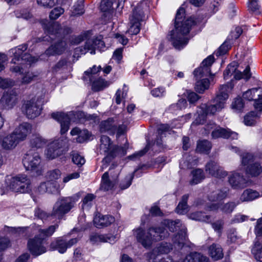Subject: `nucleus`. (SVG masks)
<instances>
[{"label":"nucleus","instance_id":"19","mask_svg":"<svg viewBox=\"0 0 262 262\" xmlns=\"http://www.w3.org/2000/svg\"><path fill=\"white\" fill-rule=\"evenodd\" d=\"M228 182L234 189H242L248 186V182L244 176L237 171L232 172L228 177Z\"/></svg>","mask_w":262,"mask_h":262},{"label":"nucleus","instance_id":"2","mask_svg":"<svg viewBox=\"0 0 262 262\" xmlns=\"http://www.w3.org/2000/svg\"><path fill=\"white\" fill-rule=\"evenodd\" d=\"M232 88L231 85H222L213 100L215 104L210 105L202 104L197 111L198 117L193 124H203L208 115H213L223 108L229 97L228 93Z\"/></svg>","mask_w":262,"mask_h":262},{"label":"nucleus","instance_id":"47","mask_svg":"<svg viewBox=\"0 0 262 262\" xmlns=\"http://www.w3.org/2000/svg\"><path fill=\"white\" fill-rule=\"evenodd\" d=\"M101 67L93 66L92 69H90L84 72V75L83 76V79L87 80L89 79L90 81H92L94 79H96V75L97 73L100 71Z\"/></svg>","mask_w":262,"mask_h":262},{"label":"nucleus","instance_id":"21","mask_svg":"<svg viewBox=\"0 0 262 262\" xmlns=\"http://www.w3.org/2000/svg\"><path fill=\"white\" fill-rule=\"evenodd\" d=\"M18 96L13 91L4 93L0 99V103L6 109L12 108L18 102Z\"/></svg>","mask_w":262,"mask_h":262},{"label":"nucleus","instance_id":"14","mask_svg":"<svg viewBox=\"0 0 262 262\" xmlns=\"http://www.w3.org/2000/svg\"><path fill=\"white\" fill-rule=\"evenodd\" d=\"M144 13L140 7H137L133 10L130 17L128 32L131 35L137 34L140 30V22L143 20Z\"/></svg>","mask_w":262,"mask_h":262},{"label":"nucleus","instance_id":"49","mask_svg":"<svg viewBox=\"0 0 262 262\" xmlns=\"http://www.w3.org/2000/svg\"><path fill=\"white\" fill-rule=\"evenodd\" d=\"M91 82L92 83V89L95 91L101 90L108 85V83L101 78H96Z\"/></svg>","mask_w":262,"mask_h":262},{"label":"nucleus","instance_id":"18","mask_svg":"<svg viewBox=\"0 0 262 262\" xmlns=\"http://www.w3.org/2000/svg\"><path fill=\"white\" fill-rule=\"evenodd\" d=\"M214 61V58L213 55L208 56L202 62L200 67L194 71V77L200 78L211 75L210 67Z\"/></svg>","mask_w":262,"mask_h":262},{"label":"nucleus","instance_id":"52","mask_svg":"<svg viewBox=\"0 0 262 262\" xmlns=\"http://www.w3.org/2000/svg\"><path fill=\"white\" fill-rule=\"evenodd\" d=\"M252 253L257 261L262 262V246L258 242L255 243Z\"/></svg>","mask_w":262,"mask_h":262},{"label":"nucleus","instance_id":"40","mask_svg":"<svg viewBox=\"0 0 262 262\" xmlns=\"http://www.w3.org/2000/svg\"><path fill=\"white\" fill-rule=\"evenodd\" d=\"M206 77H204L200 78H196L195 79L196 82L195 85V90L199 93H203L204 91L207 90L209 87L210 82Z\"/></svg>","mask_w":262,"mask_h":262},{"label":"nucleus","instance_id":"10","mask_svg":"<svg viewBox=\"0 0 262 262\" xmlns=\"http://www.w3.org/2000/svg\"><path fill=\"white\" fill-rule=\"evenodd\" d=\"M68 140L66 138L60 137L51 141L48 145L46 151L47 158L53 159L60 156L68 147Z\"/></svg>","mask_w":262,"mask_h":262},{"label":"nucleus","instance_id":"55","mask_svg":"<svg viewBox=\"0 0 262 262\" xmlns=\"http://www.w3.org/2000/svg\"><path fill=\"white\" fill-rule=\"evenodd\" d=\"M61 172L58 169H55L49 171L47 173V178L49 181H56L60 178Z\"/></svg>","mask_w":262,"mask_h":262},{"label":"nucleus","instance_id":"37","mask_svg":"<svg viewBox=\"0 0 262 262\" xmlns=\"http://www.w3.org/2000/svg\"><path fill=\"white\" fill-rule=\"evenodd\" d=\"M208 253L212 258L216 260L222 259L224 256L222 248L216 244H213L209 247Z\"/></svg>","mask_w":262,"mask_h":262},{"label":"nucleus","instance_id":"9","mask_svg":"<svg viewBox=\"0 0 262 262\" xmlns=\"http://www.w3.org/2000/svg\"><path fill=\"white\" fill-rule=\"evenodd\" d=\"M23 163L26 169L37 176L42 174L43 168L40 156L33 149L29 150L25 155Z\"/></svg>","mask_w":262,"mask_h":262},{"label":"nucleus","instance_id":"63","mask_svg":"<svg viewBox=\"0 0 262 262\" xmlns=\"http://www.w3.org/2000/svg\"><path fill=\"white\" fill-rule=\"evenodd\" d=\"M72 161L75 164L78 166H81L85 163V159L84 158L77 153L73 154Z\"/></svg>","mask_w":262,"mask_h":262},{"label":"nucleus","instance_id":"20","mask_svg":"<svg viewBox=\"0 0 262 262\" xmlns=\"http://www.w3.org/2000/svg\"><path fill=\"white\" fill-rule=\"evenodd\" d=\"M42 241L40 237L35 236L28 241V247L32 255L38 256L46 252V249L42 244Z\"/></svg>","mask_w":262,"mask_h":262},{"label":"nucleus","instance_id":"46","mask_svg":"<svg viewBox=\"0 0 262 262\" xmlns=\"http://www.w3.org/2000/svg\"><path fill=\"white\" fill-rule=\"evenodd\" d=\"M189 217L193 220L208 223L210 221V216L205 215L202 212L196 211L189 214Z\"/></svg>","mask_w":262,"mask_h":262},{"label":"nucleus","instance_id":"23","mask_svg":"<svg viewBox=\"0 0 262 262\" xmlns=\"http://www.w3.org/2000/svg\"><path fill=\"white\" fill-rule=\"evenodd\" d=\"M205 170L211 176L219 178H224L227 174L226 171L213 161L209 162L206 164Z\"/></svg>","mask_w":262,"mask_h":262},{"label":"nucleus","instance_id":"53","mask_svg":"<svg viewBox=\"0 0 262 262\" xmlns=\"http://www.w3.org/2000/svg\"><path fill=\"white\" fill-rule=\"evenodd\" d=\"M48 193L52 194L59 193L62 188L57 181H48Z\"/></svg>","mask_w":262,"mask_h":262},{"label":"nucleus","instance_id":"30","mask_svg":"<svg viewBox=\"0 0 262 262\" xmlns=\"http://www.w3.org/2000/svg\"><path fill=\"white\" fill-rule=\"evenodd\" d=\"M78 241L77 238H72L68 242L63 239H58L55 244L53 243L52 245L59 253H63L66 251L67 248L76 244Z\"/></svg>","mask_w":262,"mask_h":262},{"label":"nucleus","instance_id":"43","mask_svg":"<svg viewBox=\"0 0 262 262\" xmlns=\"http://www.w3.org/2000/svg\"><path fill=\"white\" fill-rule=\"evenodd\" d=\"M30 143L32 147L40 148L46 143V140L39 135H34L31 139Z\"/></svg>","mask_w":262,"mask_h":262},{"label":"nucleus","instance_id":"3","mask_svg":"<svg viewBox=\"0 0 262 262\" xmlns=\"http://www.w3.org/2000/svg\"><path fill=\"white\" fill-rule=\"evenodd\" d=\"M232 88L231 85H222L213 100L215 104L210 105L202 104L197 111L198 117L193 124H203L208 115H213L223 108L229 97L228 93Z\"/></svg>","mask_w":262,"mask_h":262},{"label":"nucleus","instance_id":"17","mask_svg":"<svg viewBox=\"0 0 262 262\" xmlns=\"http://www.w3.org/2000/svg\"><path fill=\"white\" fill-rule=\"evenodd\" d=\"M119 174L118 170L113 174L112 168H110L109 171L104 173L102 176L100 188L104 191L111 190L116 183Z\"/></svg>","mask_w":262,"mask_h":262},{"label":"nucleus","instance_id":"16","mask_svg":"<svg viewBox=\"0 0 262 262\" xmlns=\"http://www.w3.org/2000/svg\"><path fill=\"white\" fill-rule=\"evenodd\" d=\"M243 98L249 101L254 100L256 110L262 112V88H253L243 94Z\"/></svg>","mask_w":262,"mask_h":262},{"label":"nucleus","instance_id":"35","mask_svg":"<svg viewBox=\"0 0 262 262\" xmlns=\"http://www.w3.org/2000/svg\"><path fill=\"white\" fill-rule=\"evenodd\" d=\"M178 262H209V260L206 256L200 253L192 252L187 255L184 259Z\"/></svg>","mask_w":262,"mask_h":262},{"label":"nucleus","instance_id":"24","mask_svg":"<svg viewBox=\"0 0 262 262\" xmlns=\"http://www.w3.org/2000/svg\"><path fill=\"white\" fill-rule=\"evenodd\" d=\"M239 204L240 202L238 201L236 202H229L224 204H220L219 203L212 204L207 206V210L215 211L220 208L223 212L230 213H231L235 207Z\"/></svg>","mask_w":262,"mask_h":262},{"label":"nucleus","instance_id":"22","mask_svg":"<svg viewBox=\"0 0 262 262\" xmlns=\"http://www.w3.org/2000/svg\"><path fill=\"white\" fill-rule=\"evenodd\" d=\"M211 136L214 139L223 138L233 140L237 139L238 134L228 128L226 129L218 126L212 132Z\"/></svg>","mask_w":262,"mask_h":262},{"label":"nucleus","instance_id":"48","mask_svg":"<svg viewBox=\"0 0 262 262\" xmlns=\"http://www.w3.org/2000/svg\"><path fill=\"white\" fill-rule=\"evenodd\" d=\"M115 0H102L100 4V9L105 13L111 14L114 12L113 4Z\"/></svg>","mask_w":262,"mask_h":262},{"label":"nucleus","instance_id":"59","mask_svg":"<svg viewBox=\"0 0 262 262\" xmlns=\"http://www.w3.org/2000/svg\"><path fill=\"white\" fill-rule=\"evenodd\" d=\"M64 12V9L61 7H57L54 8L50 13L49 17L51 19L55 20L57 19Z\"/></svg>","mask_w":262,"mask_h":262},{"label":"nucleus","instance_id":"38","mask_svg":"<svg viewBox=\"0 0 262 262\" xmlns=\"http://www.w3.org/2000/svg\"><path fill=\"white\" fill-rule=\"evenodd\" d=\"M251 111L247 114L244 117V122L247 126H253L255 125L260 118V112Z\"/></svg>","mask_w":262,"mask_h":262},{"label":"nucleus","instance_id":"26","mask_svg":"<svg viewBox=\"0 0 262 262\" xmlns=\"http://www.w3.org/2000/svg\"><path fill=\"white\" fill-rule=\"evenodd\" d=\"M117 238L116 235L94 233L91 235L90 239L93 244H98L102 242H108L112 244L114 243L117 241Z\"/></svg>","mask_w":262,"mask_h":262},{"label":"nucleus","instance_id":"64","mask_svg":"<svg viewBox=\"0 0 262 262\" xmlns=\"http://www.w3.org/2000/svg\"><path fill=\"white\" fill-rule=\"evenodd\" d=\"M158 256H146V259L148 262H173L172 259L170 256L163 257L157 259Z\"/></svg>","mask_w":262,"mask_h":262},{"label":"nucleus","instance_id":"7","mask_svg":"<svg viewBox=\"0 0 262 262\" xmlns=\"http://www.w3.org/2000/svg\"><path fill=\"white\" fill-rule=\"evenodd\" d=\"M158 227H163L165 229V231L167 234L166 237L168 235L167 228L171 232H173L181 228L180 232H179L173 237L172 241L174 246H177L178 248H182L186 244L187 239L186 228L185 226L182 225L180 220H177L174 221L167 220H164L162 222L161 224Z\"/></svg>","mask_w":262,"mask_h":262},{"label":"nucleus","instance_id":"61","mask_svg":"<svg viewBox=\"0 0 262 262\" xmlns=\"http://www.w3.org/2000/svg\"><path fill=\"white\" fill-rule=\"evenodd\" d=\"M224 224V222L222 220H217L211 224L212 228L218 233L219 236L222 234Z\"/></svg>","mask_w":262,"mask_h":262},{"label":"nucleus","instance_id":"36","mask_svg":"<svg viewBox=\"0 0 262 262\" xmlns=\"http://www.w3.org/2000/svg\"><path fill=\"white\" fill-rule=\"evenodd\" d=\"M228 191L227 188L213 190L208 195V199L211 202L222 201L227 196Z\"/></svg>","mask_w":262,"mask_h":262},{"label":"nucleus","instance_id":"50","mask_svg":"<svg viewBox=\"0 0 262 262\" xmlns=\"http://www.w3.org/2000/svg\"><path fill=\"white\" fill-rule=\"evenodd\" d=\"M22 74L23 76L21 78V83L23 84L31 83L32 81L35 80L38 77V74L36 73L30 72H26L25 71Z\"/></svg>","mask_w":262,"mask_h":262},{"label":"nucleus","instance_id":"27","mask_svg":"<svg viewBox=\"0 0 262 262\" xmlns=\"http://www.w3.org/2000/svg\"><path fill=\"white\" fill-rule=\"evenodd\" d=\"M12 132L5 136L2 140V146L6 150L14 149L20 142L17 137Z\"/></svg>","mask_w":262,"mask_h":262},{"label":"nucleus","instance_id":"44","mask_svg":"<svg viewBox=\"0 0 262 262\" xmlns=\"http://www.w3.org/2000/svg\"><path fill=\"white\" fill-rule=\"evenodd\" d=\"M188 199V195L187 194L182 196L181 201L176 208V211L178 213L184 214L188 212V205L187 204Z\"/></svg>","mask_w":262,"mask_h":262},{"label":"nucleus","instance_id":"31","mask_svg":"<svg viewBox=\"0 0 262 262\" xmlns=\"http://www.w3.org/2000/svg\"><path fill=\"white\" fill-rule=\"evenodd\" d=\"M172 249L170 244L162 243L159 246L155 248L151 252L146 254V256H158L162 254H166L169 253Z\"/></svg>","mask_w":262,"mask_h":262},{"label":"nucleus","instance_id":"4","mask_svg":"<svg viewBox=\"0 0 262 262\" xmlns=\"http://www.w3.org/2000/svg\"><path fill=\"white\" fill-rule=\"evenodd\" d=\"M163 227L151 226L146 231L142 227H139L133 230V235L138 242L145 248H150L153 242L162 240L167 234Z\"/></svg>","mask_w":262,"mask_h":262},{"label":"nucleus","instance_id":"8","mask_svg":"<svg viewBox=\"0 0 262 262\" xmlns=\"http://www.w3.org/2000/svg\"><path fill=\"white\" fill-rule=\"evenodd\" d=\"M80 198V194L76 193L71 196L62 198L55 203L53 206L51 216L59 219L68 213Z\"/></svg>","mask_w":262,"mask_h":262},{"label":"nucleus","instance_id":"12","mask_svg":"<svg viewBox=\"0 0 262 262\" xmlns=\"http://www.w3.org/2000/svg\"><path fill=\"white\" fill-rule=\"evenodd\" d=\"M9 183V189L16 192L25 193L30 188V180L25 175L12 178Z\"/></svg>","mask_w":262,"mask_h":262},{"label":"nucleus","instance_id":"39","mask_svg":"<svg viewBox=\"0 0 262 262\" xmlns=\"http://www.w3.org/2000/svg\"><path fill=\"white\" fill-rule=\"evenodd\" d=\"M244 169L246 173L251 177H257L262 172V167L258 162L252 163Z\"/></svg>","mask_w":262,"mask_h":262},{"label":"nucleus","instance_id":"51","mask_svg":"<svg viewBox=\"0 0 262 262\" xmlns=\"http://www.w3.org/2000/svg\"><path fill=\"white\" fill-rule=\"evenodd\" d=\"M45 29L47 30L48 33L51 35L56 34H58L63 33L62 29L61 28L60 25L57 22L50 24L49 27L45 26Z\"/></svg>","mask_w":262,"mask_h":262},{"label":"nucleus","instance_id":"60","mask_svg":"<svg viewBox=\"0 0 262 262\" xmlns=\"http://www.w3.org/2000/svg\"><path fill=\"white\" fill-rule=\"evenodd\" d=\"M15 82L11 79H4L0 77V88L3 89L10 88L15 85Z\"/></svg>","mask_w":262,"mask_h":262},{"label":"nucleus","instance_id":"1","mask_svg":"<svg viewBox=\"0 0 262 262\" xmlns=\"http://www.w3.org/2000/svg\"><path fill=\"white\" fill-rule=\"evenodd\" d=\"M185 10L180 8L177 12L174 29L170 32V40L173 47L177 49L180 50L183 48L188 42L189 37L188 33L191 27L196 24L199 21L194 20L193 17L185 18Z\"/></svg>","mask_w":262,"mask_h":262},{"label":"nucleus","instance_id":"34","mask_svg":"<svg viewBox=\"0 0 262 262\" xmlns=\"http://www.w3.org/2000/svg\"><path fill=\"white\" fill-rule=\"evenodd\" d=\"M66 48V43L60 41L54 45L51 46L45 52V55L48 56L59 55L62 53Z\"/></svg>","mask_w":262,"mask_h":262},{"label":"nucleus","instance_id":"33","mask_svg":"<svg viewBox=\"0 0 262 262\" xmlns=\"http://www.w3.org/2000/svg\"><path fill=\"white\" fill-rule=\"evenodd\" d=\"M260 196L259 193L255 190L250 188L246 189L244 190L240 196L238 201L240 203L245 202H251Z\"/></svg>","mask_w":262,"mask_h":262},{"label":"nucleus","instance_id":"62","mask_svg":"<svg viewBox=\"0 0 262 262\" xmlns=\"http://www.w3.org/2000/svg\"><path fill=\"white\" fill-rule=\"evenodd\" d=\"M186 96L190 103H194L200 98V97L196 93L190 91H186Z\"/></svg>","mask_w":262,"mask_h":262},{"label":"nucleus","instance_id":"29","mask_svg":"<svg viewBox=\"0 0 262 262\" xmlns=\"http://www.w3.org/2000/svg\"><path fill=\"white\" fill-rule=\"evenodd\" d=\"M115 219L111 215H103L97 214L94 218L93 222L97 228H101L110 225L114 223Z\"/></svg>","mask_w":262,"mask_h":262},{"label":"nucleus","instance_id":"5","mask_svg":"<svg viewBox=\"0 0 262 262\" xmlns=\"http://www.w3.org/2000/svg\"><path fill=\"white\" fill-rule=\"evenodd\" d=\"M27 49V45L26 44L20 45L17 47L12 49L10 51V54L13 55V58L11 62L14 64H20V66H14L10 68V71L14 73H19L23 74L25 71V62H29V64L33 63L37 60V58L31 56L29 54L25 53Z\"/></svg>","mask_w":262,"mask_h":262},{"label":"nucleus","instance_id":"25","mask_svg":"<svg viewBox=\"0 0 262 262\" xmlns=\"http://www.w3.org/2000/svg\"><path fill=\"white\" fill-rule=\"evenodd\" d=\"M51 117L60 123L61 134L66 133L68 130L70 118L68 115L62 112H56L52 113Z\"/></svg>","mask_w":262,"mask_h":262},{"label":"nucleus","instance_id":"41","mask_svg":"<svg viewBox=\"0 0 262 262\" xmlns=\"http://www.w3.org/2000/svg\"><path fill=\"white\" fill-rule=\"evenodd\" d=\"M192 179L189 183L191 185H196L200 183L204 178L203 171L201 169H196L191 171Z\"/></svg>","mask_w":262,"mask_h":262},{"label":"nucleus","instance_id":"6","mask_svg":"<svg viewBox=\"0 0 262 262\" xmlns=\"http://www.w3.org/2000/svg\"><path fill=\"white\" fill-rule=\"evenodd\" d=\"M100 150L101 154L106 155L102 160V170L107 167L108 164L117 155H124L125 150L122 147L113 146L110 139L106 136H102L100 139Z\"/></svg>","mask_w":262,"mask_h":262},{"label":"nucleus","instance_id":"42","mask_svg":"<svg viewBox=\"0 0 262 262\" xmlns=\"http://www.w3.org/2000/svg\"><path fill=\"white\" fill-rule=\"evenodd\" d=\"M58 227V225L57 224H56L54 225H51L46 229L39 228L38 229V236L41 239H43L44 238L47 237L51 236Z\"/></svg>","mask_w":262,"mask_h":262},{"label":"nucleus","instance_id":"13","mask_svg":"<svg viewBox=\"0 0 262 262\" xmlns=\"http://www.w3.org/2000/svg\"><path fill=\"white\" fill-rule=\"evenodd\" d=\"M232 74H234V78L237 80L244 79L248 80L251 76L249 65H247L243 71L242 72L241 70L237 69L236 62H232L228 65L224 72V78L226 79L227 76Z\"/></svg>","mask_w":262,"mask_h":262},{"label":"nucleus","instance_id":"28","mask_svg":"<svg viewBox=\"0 0 262 262\" xmlns=\"http://www.w3.org/2000/svg\"><path fill=\"white\" fill-rule=\"evenodd\" d=\"M32 126L28 123H23L16 127L13 132L19 142L25 140L31 132Z\"/></svg>","mask_w":262,"mask_h":262},{"label":"nucleus","instance_id":"11","mask_svg":"<svg viewBox=\"0 0 262 262\" xmlns=\"http://www.w3.org/2000/svg\"><path fill=\"white\" fill-rule=\"evenodd\" d=\"M42 103L38 97H34L25 100L21 106L22 112L29 119H34L40 115L42 110Z\"/></svg>","mask_w":262,"mask_h":262},{"label":"nucleus","instance_id":"45","mask_svg":"<svg viewBox=\"0 0 262 262\" xmlns=\"http://www.w3.org/2000/svg\"><path fill=\"white\" fill-rule=\"evenodd\" d=\"M212 147L210 142L207 140H202L198 142L196 150L201 153L207 154Z\"/></svg>","mask_w":262,"mask_h":262},{"label":"nucleus","instance_id":"32","mask_svg":"<svg viewBox=\"0 0 262 262\" xmlns=\"http://www.w3.org/2000/svg\"><path fill=\"white\" fill-rule=\"evenodd\" d=\"M117 123L113 118L102 121L100 124V130L101 133L107 132L110 135H114L116 131Z\"/></svg>","mask_w":262,"mask_h":262},{"label":"nucleus","instance_id":"54","mask_svg":"<svg viewBox=\"0 0 262 262\" xmlns=\"http://www.w3.org/2000/svg\"><path fill=\"white\" fill-rule=\"evenodd\" d=\"M84 13L83 0H78L73 6L72 16L80 15Z\"/></svg>","mask_w":262,"mask_h":262},{"label":"nucleus","instance_id":"58","mask_svg":"<svg viewBox=\"0 0 262 262\" xmlns=\"http://www.w3.org/2000/svg\"><path fill=\"white\" fill-rule=\"evenodd\" d=\"M95 196L91 193L86 194L83 200L82 208L89 209L92 205L93 201L95 199Z\"/></svg>","mask_w":262,"mask_h":262},{"label":"nucleus","instance_id":"15","mask_svg":"<svg viewBox=\"0 0 262 262\" xmlns=\"http://www.w3.org/2000/svg\"><path fill=\"white\" fill-rule=\"evenodd\" d=\"M104 47V43L100 37L88 39L84 47L75 49V52H80L81 54H85L90 52L91 54H95V49H102Z\"/></svg>","mask_w":262,"mask_h":262},{"label":"nucleus","instance_id":"56","mask_svg":"<svg viewBox=\"0 0 262 262\" xmlns=\"http://www.w3.org/2000/svg\"><path fill=\"white\" fill-rule=\"evenodd\" d=\"M242 156V164L244 167L252 164L253 162L254 156L252 154L244 153Z\"/></svg>","mask_w":262,"mask_h":262},{"label":"nucleus","instance_id":"57","mask_svg":"<svg viewBox=\"0 0 262 262\" xmlns=\"http://www.w3.org/2000/svg\"><path fill=\"white\" fill-rule=\"evenodd\" d=\"M37 3L40 7L50 9L57 3V0H37Z\"/></svg>","mask_w":262,"mask_h":262}]
</instances>
